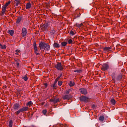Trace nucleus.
Listing matches in <instances>:
<instances>
[{"mask_svg": "<svg viewBox=\"0 0 127 127\" xmlns=\"http://www.w3.org/2000/svg\"><path fill=\"white\" fill-rule=\"evenodd\" d=\"M39 47L40 49H44L46 51H49L50 50V46L48 44L44 42H41L39 44Z\"/></svg>", "mask_w": 127, "mask_h": 127, "instance_id": "f257e3e1", "label": "nucleus"}, {"mask_svg": "<svg viewBox=\"0 0 127 127\" xmlns=\"http://www.w3.org/2000/svg\"><path fill=\"white\" fill-rule=\"evenodd\" d=\"M55 68L57 69V70H60V71H63V69H64V67L62 65L61 63H59L55 65Z\"/></svg>", "mask_w": 127, "mask_h": 127, "instance_id": "f03ea898", "label": "nucleus"}, {"mask_svg": "<svg viewBox=\"0 0 127 127\" xmlns=\"http://www.w3.org/2000/svg\"><path fill=\"white\" fill-rule=\"evenodd\" d=\"M109 64H104L102 65V67L101 68V70L102 71H107V70H108V69H109Z\"/></svg>", "mask_w": 127, "mask_h": 127, "instance_id": "7ed1b4c3", "label": "nucleus"}, {"mask_svg": "<svg viewBox=\"0 0 127 127\" xmlns=\"http://www.w3.org/2000/svg\"><path fill=\"white\" fill-rule=\"evenodd\" d=\"M79 92L81 93V94H83V95H87L88 94V91L86 89V88H80L79 89Z\"/></svg>", "mask_w": 127, "mask_h": 127, "instance_id": "20e7f679", "label": "nucleus"}, {"mask_svg": "<svg viewBox=\"0 0 127 127\" xmlns=\"http://www.w3.org/2000/svg\"><path fill=\"white\" fill-rule=\"evenodd\" d=\"M72 98V95L71 94H66L63 96V99L64 100H70Z\"/></svg>", "mask_w": 127, "mask_h": 127, "instance_id": "39448f33", "label": "nucleus"}, {"mask_svg": "<svg viewBox=\"0 0 127 127\" xmlns=\"http://www.w3.org/2000/svg\"><path fill=\"white\" fill-rule=\"evenodd\" d=\"M22 36L24 37V36H26V34H27V30L25 27L22 28Z\"/></svg>", "mask_w": 127, "mask_h": 127, "instance_id": "423d86ee", "label": "nucleus"}, {"mask_svg": "<svg viewBox=\"0 0 127 127\" xmlns=\"http://www.w3.org/2000/svg\"><path fill=\"white\" fill-rule=\"evenodd\" d=\"M6 11V7H4V6H2V11L1 13L0 14V15L2 16L4 15V14L5 13V11Z\"/></svg>", "mask_w": 127, "mask_h": 127, "instance_id": "0eeeda50", "label": "nucleus"}, {"mask_svg": "<svg viewBox=\"0 0 127 127\" xmlns=\"http://www.w3.org/2000/svg\"><path fill=\"white\" fill-rule=\"evenodd\" d=\"M19 108H20V105H19V104L16 103L13 106V109L15 110V111H17Z\"/></svg>", "mask_w": 127, "mask_h": 127, "instance_id": "6e6552de", "label": "nucleus"}, {"mask_svg": "<svg viewBox=\"0 0 127 127\" xmlns=\"http://www.w3.org/2000/svg\"><path fill=\"white\" fill-rule=\"evenodd\" d=\"M89 98L87 96H82L80 97V100L83 102H88Z\"/></svg>", "mask_w": 127, "mask_h": 127, "instance_id": "1a4fd4ad", "label": "nucleus"}, {"mask_svg": "<svg viewBox=\"0 0 127 127\" xmlns=\"http://www.w3.org/2000/svg\"><path fill=\"white\" fill-rule=\"evenodd\" d=\"M7 33L10 34L11 36H13V34H14V31H13V30H8L7 31Z\"/></svg>", "mask_w": 127, "mask_h": 127, "instance_id": "9d476101", "label": "nucleus"}, {"mask_svg": "<svg viewBox=\"0 0 127 127\" xmlns=\"http://www.w3.org/2000/svg\"><path fill=\"white\" fill-rule=\"evenodd\" d=\"M59 101V98H53L50 99V102H53V103H58Z\"/></svg>", "mask_w": 127, "mask_h": 127, "instance_id": "9b49d317", "label": "nucleus"}, {"mask_svg": "<svg viewBox=\"0 0 127 127\" xmlns=\"http://www.w3.org/2000/svg\"><path fill=\"white\" fill-rule=\"evenodd\" d=\"M31 7V3L28 2L26 5V9H29Z\"/></svg>", "mask_w": 127, "mask_h": 127, "instance_id": "f8f14e48", "label": "nucleus"}, {"mask_svg": "<svg viewBox=\"0 0 127 127\" xmlns=\"http://www.w3.org/2000/svg\"><path fill=\"white\" fill-rule=\"evenodd\" d=\"M111 49H112V48H111L110 47H105V48H103V50L105 52H107L108 51H110V50H111Z\"/></svg>", "mask_w": 127, "mask_h": 127, "instance_id": "ddd939ff", "label": "nucleus"}, {"mask_svg": "<svg viewBox=\"0 0 127 127\" xmlns=\"http://www.w3.org/2000/svg\"><path fill=\"white\" fill-rule=\"evenodd\" d=\"M72 91H73V89L72 88H70V89L66 90L65 94H66L67 95H69V94L71 93Z\"/></svg>", "mask_w": 127, "mask_h": 127, "instance_id": "4468645a", "label": "nucleus"}, {"mask_svg": "<svg viewBox=\"0 0 127 127\" xmlns=\"http://www.w3.org/2000/svg\"><path fill=\"white\" fill-rule=\"evenodd\" d=\"M53 46L55 48H59V47H60V45L57 43H54Z\"/></svg>", "mask_w": 127, "mask_h": 127, "instance_id": "2eb2a0df", "label": "nucleus"}, {"mask_svg": "<svg viewBox=\"0 0 127 127\" xmlns=\"http://www.w3.org/2000/svg\"><path fill=\"white\" fill-rule=\"evenodd\" d=\"M68 85L70 87H73V86H75V82H74V81H70L68 83Z\"/></svg>", "mask_w": 127, "mask_h": 127, "instance_id": "dca6fc26", "label": "nucleus"}, {"mask_svg": "<svg viewBox=\"0 0 127 127\" xmlns=\"http://www.w3.org/2000/svg\"><path fill=\"white\" fill-rule=\"evenodd\" d=\"M34 50L35 52H37L38 51V50L37 49V46H36V43L34 44Z\"/></svg>", "mask_w": 127, "mask_h": 127, "instance_id": "f3484780", "label": "nucleus"}, {"mask_svg": "<svg viewBox=\"0 0 127 127\" xmlns=\"http://www.w3.org/2000/svg\"><path fill=\"white\" fill-rule=\"evenodd\" d=\"M111 103L112 105H113V106H115L116 105V100H115V99L114 98L111 99Z\"/></svg>", "mask_w": 127, "mask_h": 127, "instance_id": "a211bd4d", "label": "nucleus"}, {"mask_svg": "<svg viewBox=\"0 0 127 127\" xmlns=\"http://www.w3.org/2000/svg\"><path fill=\"white\" fill-rule=\"evenodd\" d=\"M122 79V75H119L117 76V77L116 78L115 80V81H120V80Z\"/></svg>", "mask_w": 127, "mask_h": 127, "instance_id": "6ab92c4d", "label": "nucleus"}, {"mask_svg": "<svg viewBox=\"0 0 127 127\" xmlns=\"http://www.w3.org/2000/svg\"><path fill=\"white\" fill-rule=\"evenodd\" d=\"M22 112H26V111H27V110H28V107H23L21 109Z\"/></svg>", "mask_w": 127, "mask_h": 127, "instance_id": "aec40b11", "label": "nucleus"}, {"mask_svg": "<svg viewBox=\"0 0 127 127\" xmlns=\"http://www.w3.org/2000/svg\"><path fill=\"white\" fill-rule=\"evenodd\" d=\"M20 21H21V17H18L16 19V23L18 24Z\"/></svg>", "mask_w": 127, "mask_h": 127, "instance_id": "412c9836", "label": "nucleus"}, {"mask_svg": "<svg viewBox=\"0 0 127 127\" xmlns=\"http://www.w3.org/2000/svg\"><path fill=\"white\" fill-rule=\"evenodd\" d=\"M0 47L1 49H6V46L5 45H4L3 46L0 43Z\"/></svg>", "mask_w": 127, "mask_h": 127, "instance_id": "4be33fe9", "label": "nucleus"}, {"mask_svg": "<svg viewBox=\"0 0 127 127\" xmlns=\"http://www.w3.org/2000/svg\"><path fill=\"white\" fill-rule=\"evenodd\" d=\"M20 113H22V111L21 110V109H20L19 110H18L17 111H16L15 112V114L16 115V116H18V115H19V114H20Z\"/></svg>", "mask_w": 127, "mask_h": 127, "instance_id": "5701e85b", "label": "nucleus"}, {"mask_svg": "<svg viewBox=\"0 0 127 127\" xmlns=\"http://www.w3.org/2000/svg\"><path fill=\"white\" fill-rule=\"evenodd\" d=\"M99 121H100L101 122H104V120H105V117L103 116H101L99 117Z\"/></svg>", "mask_w": 127, "mask_h": 127, "instance_id": "b1692460", "label": "nucleus"}, {"mask_svg": "<svg viewBox=\"0 0 127 127\" xmlns=\"http://www.w3.org/2000/svg\"><path fill=\"white\" fill-rule=\"evenodd\" d=\"M63 124H57V125H54L53 127H63Z\"/></svg>", "mask_w": 127, "mask_h": 127, "instance_id": "393cba45", "label": "nucleus"}, {"mask_svg": "<svg viewBox=\"0 0 127 127\" xmlns=\"http://www.w3.org/2000/svg\"><path fill=\"white\" fill-rule=\"evenodd\" d=\"M75 26L77 27H81V26H83V23L79 24V23H76L75 24Z\"/></svg>", "mask_w": 127, "mask_h": 127, "instance_id": "a878e982", "label": "nucleus"}, {"mask_svg": "<svg viewBox=\"0 0 127 127\" xmlns=\"http://www.w3.org/2000/svg\"><path fill=\"white\" fill-rule=\"evenodd\" d=\"M26 106H27V107H28V106H29V107H30L31 106H32V102L29 101V102H28V103L26 104Z\"/></svg>", "mask_w": 127, "mask_h": 127, "instance_id": "bb28decb", "label": "nucleus"}, {"mask_svg": "<svg viewBox=\"0 0 127 127\" xmlns=\"http://www.w3.org/2000/svg\"><path fill=\"white\" fill-rule=\"evenodd\" d=\"M74 72H76V73H82V69H75L74 70Z\"/></svg>", "mask_w": 127, "mask_h": 127, "instance_id": "cd10ccee", "label": "nucleus"}, {"mask_svg": "<svg viewBox=\"0 0 127 127\" xmlns=\"http://www.w3.org/2000/svg\"><path fill=\"white\" fill-rule=\"evenodd\" d=\"M15 54L16 55H19V54H18V53H20V50H15Z\"/></svg>", "mask_w": 127, "mask_h": 127, "instance_id": "c85d7f7f", "label": "nucleus"}, {"mask_svg": "<svg viewBox=\"0 0 127 127\" xmlns=\"http://www.w3.org/2000/svg\"><path fill=\"white\" fill-rule=\"evenodd\" d=\"M61 45H62V46L64 47V46H66V45H67V42H63L62 43Z\"/></svg>", "mask_w": 127, "mask_h": 127, "instance_id": "c756f323", "label": "nucleus"}, {"mask_svg": "<svg viewBox=\"0 0 127 127\" xmlns=\"http://www.w3.org/2000/svg\"><path fill=\"white\" fill-rule=\"evenodd\" d=\"M22 79H23V80H24V81H27L28 78H27V76H24L22 77Z\"/></svg>", "mask_w": 127, "mask_h": 127, "instance_id": "7c9ffc66", "label": "nucleus"}, {"mask_svg": "<svg viewBox=\"0 0 127 127\" xmlns=\"http://www.w3.org/2000/svg\"><path fill=\"white\" fill-rule=\"evenodd\" d=\"M12 120H10L9 122V127H12Z\"/></svg>", "mask_w": 127, "mask_h": 127, "instance_id": "2f4dec72", "label": "nucleus"}, {"mask_svg": "<svg viewBox=\"0 0 127 127\" xmlns=\"http://www.w3.org/2000/svg\"><path fill=\"white\" fill-rule=\"evenodd\" d=\"M10 3V2H8L7 3H6V4L4 5H3V6L5 7H7V6H8V5Z\"/></svg>", "mask_w": 127, "mask_h": 127, "instance_id": "473e14b6", "label": "nucleus"}, {"mask_svg": "<svg viewBox=\"0 0 127 127\" xmlns=\"http://www.w3.org/2000/svg\"><path fill=\"white\" fill-rule=\"evenodd\" d=\"M60 79V76H58L55 80V83H56L57 84V82H58V81L59 80V79Z\"/></svg>", "mask_w": 127, "mask_h": 127, "instance_id": "72a5a7b5", "label": "nucleus"}, {"mask_svg": "<svg viewBox=\"0 0 127 127\" xmlns=\"http://www.w3.org/2000/svg\"><path fill=\"white\" fill-rule=\"evenodd\" d=\"M49 26V24L48 23H46L45 25H44V28H47Z\"/></svg>", "mask_w": 127, "mask_h": 127, "instance_id": "f704fd0d", "label": "nucleus"}, {"mask_svg": "<svg viewBox=\"0 0 127 127\" xmlns=\"http://www.w3.org/2000/svg\"><path fill=\"white\" fill-rule=\"evenodd\" d=\"M73 42V40L72 39H69L68 41V44H71Z\"/></svg>", "mask_w": 127, "mask_h": 127, "instance_id": "c9c22d12", "label": "nucleus"}, {"mask_svg": "<svg viewBox=\"0 0 127 127\" xmlns=\"http://www.w3.org/2000/svg\"><path fill=\"white\" fill-rule=\"evenodd\" d=\"M53 89H56V82H54L53 84Z\"/></svg>", "mask_w": 127, "mask_h": 127, "instance_id": "e433bc0d", "label": "nucleus"}, {"mask_svg": "<svg viewBox=\"0 0 127 127\" xmlns=\"http://www.w3.org/2000/svg\"><path fill=\"white\" fill-rule=\"evenodd\" d=\"M47 113V110H44L43 111V114L44 115V116H45V115H46Z\"/></svg>", "mask_w": 127, "mask_h": 127, "instance_id": "4c0bfd02", "label": "nucleus"}, {"mask_svg": "<svg viewBox=\"0 0 127 127\" xmlns=\"http://www.w3.org/2000/svg\"><path fill=\"white\" fill-rule=\"evenodd\" d=\"M20 2L19 0V1H16V6H18V5L19 4Z\"/></svg>", "mask_w": 127, "mask_h": 127, "instance_id": "58836bf2", "label": "nucleus"}, {"mask_svg": "<svg viewBox=\"0 0 127 127\" xmlns=\"http://www.w3.org/2000/svg\"><path fill=\"white\" fill-rule=\"evenodd\" d=\"M51 34H54V33H55V30H54V29H52L51 30Z\"/></svg>", "mask_w": 127, "mask_h": 127, "instance_id": "ea45409f", "label": "nucleus"}, {"mask_svg": "<svg viewBox=\"0 0 127 127\" xmlns=\"http://www.w3.org/2000/svg\"><path fill=\"white\" fill-rule=\"evenodd\" d=\"M58 85H59V86H62V81H59L58 82Z\"/></svg>", "mask_w": 127, "mask_h": 127, "instance_id": "a19ab883", "label": "nucleus"}, {"mask_svg": "<svg viewBox=\"0 0 127 127\" xmlns=\"http://www.w3.org/2000/svg\"><path fill=\"white\" fill-rule=\"evenodd\" d=\"M69 34H70V35H74V34H75L74 33V32H73V31H71L70 32Z\"/></svg>", "mask_w": 127, "mask_h": 127, "instance_id": "79ce46f5", "label": "nucleus"}, {"mask_svg": "<svg viewBox=\"0 0 127 127\" xmlns=\"http://www.w3.org/2000/svg\"><path fill=\"white\" fill-rule=\"evenodd\" d=\"M15 61L16 62V66L18 67L19 66V63L17 62V60H15Z\"/></svg>", "mask_w": 127, "mask_h": 127, "instance_id": "37998d69", "label": "nucleus"}, {"mask_svg": "<svg viewBox=\"0 0 127 127\" xmlns=\"http://www.w3.org/2000/svg\"><path fill=\"white\" fill-rule=\"evenodd\" d=\"M44 85L45 86V88H47V86H48V84L47 83H44Z\"/></svg>", "mask_w": 127, "mask_h": 127, "instance_id": "c03bdc74", "label": "nucleus"}, {"mask_svg": "<svg viewBox=\"0 0 127 127\" xmlns=\"http://www.w3.org/2000/svg\"><path fill=\"white\" fill-rule=\"evenodd\" d=\"M35 54H36L37 55H40V54H39V53H37V52H35Z\"/></svg>", "mask_w": 127, "mask_h": 127, "instance_id": "a18cd8bd", "label": "nucleus"}, {"mask_svg": "<svg viewBox=\"0 0 127 127\" xmlns=\"http://www.w3.org/2000/svg\"><path fill=\"white\" fill-rule=\"evenodd\" d=\"M77 17H80V14H77L76 16H75V18H77Z\"/></svg>", "mask_w": 127, "mask_h": 127, "instance_id": "49530a36", "label": "nucleus"}, {"mask_svg": "<svg viewBox=\"0 0 127 127\" xmlns=\"http://www.w3.org/2000/svg\"><path fill=\"white\" fill-rule=\"evenodd\" d=\"M64 127H67V125H65L64 126Z\"/></svg>", "mask_w": 127, "mask_h": 127, "instance_id": "de8ad7c7", "label": "nucleus"}, {"mask_svg": "<svg viewBox=\"0 0 127 127\" xmlns=\"http://www.w3.org/2000/svg\"><path fill=\"white\" fill-rule=\"evenodd\" d=\"M15 1H19V0H15Z\"/></svg>", "mask_w": 127, "mask_h": 127, "instance_id": "09e8293b", "label": "nucleus"}, {"mask_svg": "<svg viewBox=\"0 0 127 127\" xmlns=\"http://www.w3.org/2000/svg\"><path fill=\"white\" fill-rule=\"evenodd\" d=\"M113 79H114V77H113Z\"/></svg>", "mask_w": 127, "mask_h": 127, "instance_id": "8fccbe9b", "label": "nucleus"}]
</instances>
